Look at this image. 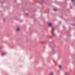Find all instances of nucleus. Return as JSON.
<instances>
[{
  "label": "nucleus",
  "instance_id": "f257e3e1",
  "mask_svg": "<svg viewBox=\"0 0 75 75\" xmlns=\"http://www.w3.org/2000/svg\"><path fill=\"white\" fill-rule=\"evenodd\" d=\"M54 28H52V34L53 36H55V34L54 32Z\"/></svg>",
  "mask_w": 75,
  "mask_h": 75
},
{
  "label": "nucleus",
  "instance_id": "f03ea898",
  "mask_svg": "<svg viewBox=\"0 0 75 75\" xmlns=\"http://www.w3.org/2000/svg\"><path fill=\"white\" fill-rule=\"evenodd\" d=\"M52 23H50L48 24V25L50 27H51V26H52Z\"/></svg>",
  "mask_w": 75,
  "mask_h": 75
},
{
  "label": "nucleus",
  "instance_id": "7ed1b4c3",
  "mask_svg": "<svg viewBox=\"0 0 75 75\" xmlns=\"http://www.w3.org/2000/svg\"><path fill=\"white\" fill-rule=\"evenodd\" d=\"M20 30V28H18L16 29L17 31H19Z\"/></svg>",
  "mask_w": 75,
  "mask_h": 75
},
{
  "label": "nucleus",
  "instance_id": "20e7f679",
  "mask_svg": "<svg viewBox=\"0 0 75 75\" xmlns=\"http://www.w3.org/2000/svg\"><path fill=\"white\" fill-rule=\"evenodd\" d=\"M50 75H54V73L52 72H50Z\"/></svg>",
  "mask_w": 75,
  "mask_h": 75
},
{
  "label": "nucleus",
  "instance_id": "39448f33",
  "mask_svg": "<svg viewBox=\"0 0 75 75\" xmlns=\"http://www.w3.org/2000/svg\"><path fill=\"white\" fill-rule=\"evenodd\" d=\"M59 69H61L62 68V65H59Z\"/></svg>",
  "mask_w": 75,
  "mask_h": 75
},
{
  "label": "nucleus",
  "instance_id": "423d86ee",
  "mask_svg": "<svg viewBox=\"0 0 75 75\" xmlns=\"http://www.w3.org/2000/svg\"><path fill=\"white\" fill-rule=\"evenodd\" d=\"M54 11H56L57 10V9L56 8H54L53 9Z\"/></svg>",
  "mask_w": 75,
  "mask_h": 75
},
{
  "label": "nucleus",
  "instance_id": "0eeeda50",
  "mask_svg": "<svg viewBox=\"0 0 75 75\" xmlns=\"http://www.w3.org/2000/svg\"><path fill=\"white\" fill-rule=\"evenodd\" d=\"M65 75H67L68 74V73H66L65 74Z\"/></svg>",
  "mask_w": 75,
  "mask_h": 75
},
{
  "label": "nucleus",
  "instance_id": "6e6552de",
  "mask_svg": "<svg viewBox=\"0 0 75 75\" xmlns=\"http://www.w3.org/2000/svg\"><path fill=\"white\" fill-rule=\"evenodd\" d=\"M74 0H71V1H74Z\"/></svg>",
  "mask_w": 75,
  "mask_h": 75
},
{
  "label": "nucleus",
  "instance_id": "1a4fd4ad",
  "mask_svg": "<svg viewBox=\"0 0 75 75\" xmlns=\"http://www.w3.org/2000/svg\"><path fill=\"white\" fill-rule=\"evenodd\" d=\"M2 55H4V53H2Z\"/></svg>",
  "mask_w": 75,
  "mask_h": 75
},
{
  "label": "nucleus",
  "instance_id": "9d476101",
  "mask_svg": "<svg viewBox=\"0 0 75 75\" xmlns=\"http://www.w3.org/2000/svg\"><path fill=\"white\" fill-rule=\"evenodd\" d=\"M25 14H26V15H27V13H26Z\"/></svg>",
  "mask_w": 75,
  "mask_h": 75
}]
</instances>
